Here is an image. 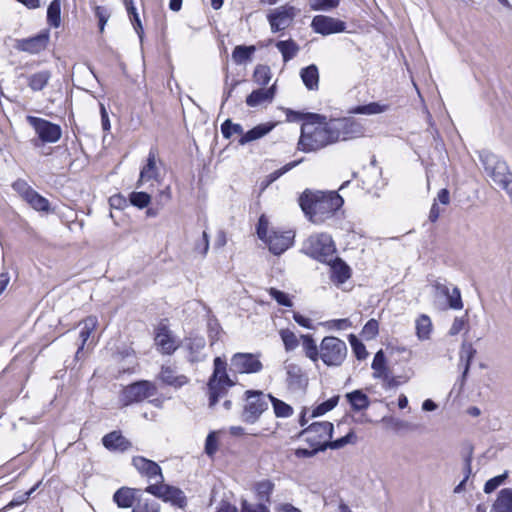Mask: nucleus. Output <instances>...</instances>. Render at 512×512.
Here are the masks:
<instances>
[{
	"label": "nucleus",
	"instance_id": "11",
	"mask_svg": "<svg viewBox=\"0 0 512 512\" xmlns=\"http://www.w3.org/2000/svg\"><path fill=\"white\" fill-rule=\"evenodd\" d=\"M260 353H235L231 357V369L239 374H255L263 369V364L260 361Z\"/></svg>",
	"mask_w": 512,
	"mask_h": 512
},
{
	"label": "nucleus",
	"instance_id": "38",
	"mask_svg": "<svg viewBox=\"0 0 512 512\" xmlns=\"http://www.w3.org/2000/svg\"><path fill=\"white\" fill-rule=\"evenodd\" d=\"M432 322L429 316L422 314L416 320V335L420 340L430 338Z\"/></svg>",
	"mask_w": 512,
	"mask_h": 512
},
{
	"label": "nucleus",
	"instance_id": "3",
	"mask_svg": "<svg viewBox=\"0 0 512 512\" xmlns=\"http://www.w3.org/2000/svg\"><path fill=\"white\" fill-rule=\"evenodd\" d=\"M227 372V362L220 356L213 360V373L207 382L209 407L213 408L220 398L227 395L229 388L235 386Z\"/></svg>",
	"mask_w": 512,
	"mask_h": 512
},
{
	"label": "nucleus",
	"instance_id": "41",
	"mask_svg": "<svg viewBox=\"0 0 512 512\" xmlns=\"http://www.w3.org/2000/svg\"><path fill=\"white\" fill-rule=\"evenodd\" d=\"M47 22L50 26L58 28L61 24V1L53 0L47 9Z\"/></svg>",
	"mask_w": 512,
	"mask_h": 512
},
{
	"label": "nucleus",
	"instance_id": "59",
	"mask_svg": "<svg viewBox=\"0 0 512 512\" xmlns=\"http://www.w3.org/2000/svg\"><path fill=\"white\" fill-rule=\"evenodd\" d=\"M379 331L378 321L375 319H370L362 329V335L366 339H373L376 337Z\"/></svg>",
	"mask_w": 512,
	"mask_h": 512
},
{
	"label": "nucleus",
	"instance_id": "49",
	"mask_svg": "<svg viewBox=\"0 0 512 512\" xmlns=\"http://www.w3.org/2000/svg\"><path fill=\"white\" fill-rule=\"evenodd\" d=\"M355 439L356 436L354 432L351 431L347 435L338 438L334 441L324 442V444L322 445V449H340L349 443H353Z\"/></svg>",
	"mask_w": 512,
	"mask_h": 512
},
{
	"label": "nucleus",
	"instance_id": "14",
	"mask_svg": "<svg viewBox=\"0 0 512 512\" xmlns=\"http://www.w3.org/2000/svg\"><path fill=\"white\" fill-rule=\"evenodd\" d=\"M333 434V424L328 421L314 422L301 431L300 435L305 436L309 445L322 446L329 442Z\"/></svg>",
	"mask_w": 512,
	"mask_h": 512
},
{
	"label": "nucleus",
	"instance_id": "51",
	"mask_svg": "<svg viewBox=\"0 0 512 512\" xmlns=\"http://www.w3.org/2000/svg\"><path fill=\"white\" fill-rule=\"evenodd\" d=\"M339 0H308L309 6L314 11H328L339 5Z\"/></svg>",
	"mask_w": 512,
	"mask_h": 512
},
{
	"label": "nucleus",
	"instance_id": "28",
	"mask_svg": "<svg viewBox=\"0 0 512 512\" xmlns=\"http://www.w3.org/2000/svg\"><path fill=\"white\" fill-rule=\"evenodd\" d=\"M490 512H512V488L499 491Z\"/></svg>",
	"mask_w": 512,
	"mask_h": 512
},
{
	"label": "nucleus",
	"instance_id": "32",
	"mask_svg": "<svg viewBox=\"0 0 512 512\" xmlns=\"http://www.w3.org/2000/svg\"><path fill=\"white\" fill-rule=\"evenodd\" d=\"M353 411H364L370 405L368 396L362 390H354L345 395Z\"/></svg>",
	"mask_w": 512,
	"mask_h": 512
},
{
	"label": "nucleus",
	"instance_id": "53",
	"mask_svg": "<svg viewBox=\"0 0 512 512\" xmlns=\"http://www.w3.org/2000/svg\"><path fill=\"white\" fill-rule=\"evenodd\" d=\"M349 341L352 347V350L358 360H363L368 356V352L366 350L365 345L358 340V338L351 334L349 336Z\"/></svg>",
	"mask_w": 512,
	"mask_h": 512
},
{
	"label": "nucleus",
	"instance_id": "45",
	"mask_svg": "<svg viewBox=\"0 0 512 512\" xmlns=\"http://www.w3.org/2000/svg\"><path fill=\"white\" fill-rule=\"evenodd\" d=\"M253 80L258 85H267L271 80L270 67L267 65H257L253 73Z\"/></svg>",
	"mask_w": 512,
	"mask_h": 512
},
{
	"label": "nucleus",
	"instance_id": "26",
	"mask_svg": "<svg viewBox=\"0 0 512 512\" xmlns=\"http://www.w3.org/2000/svg\"><path fill=\"white\" fill-rule=\"evenodd\" d=\"M159 378L163 383L175 388H180L189 382L187 376L176 374V371L169 366H162Z\"/></svg>",
	"mask_w": 512,
	"mask_h": 512
},
{
	"label": "nucleus",
	"instance_id": "5",
	"mask_svg": "<svg viewBox=\"0 0 512 512\" xmlns=\"http://www.w3.org/2000/svg\"><path fill=\"white\" fill-rule=\"evenodd\" d=\"M302 252L319 262L331 263L336 247L329 234L319 233L311 235L304 241Z\"/></svg>",
	"mask_w": 512,
	"mask_h": 512
},
{
	"label": "nucleus",
	"instance_id": "2",
	"mask_svg": "<svg viewBox=\"0 0 512 512\" xmlns=\"http://www.w3.org/2000/svg\"><path fill=\"white\" fill-rule=\"evenodd\" d=\"M343 203L342 197L335 191L312 192L305 190L299 197V205L302 211L314 224H322L333 217Z\"/></svg>",
	"mask_w": 512,
	"mask_h": 512
},
{
	"label": "nucleus",
	"instance_id": "10",
	"mask_svg": "<svg viewBox=\"0 0 512 512\" xmlns=\"http://www.w3.org/2000/svg\"><path fill=\"white\" fill-rule=\"evenodd\" d=\"M299 13L300 9L289 3L271 10L267 15L271 31L276 33L287 29Z\"/></svg>",
	"mask_w": 512,
	"mask_h": 512
},
{
	"label": "nucleus",
	"instance_id": "20",
	"mask_svg": "<svg viewBox=\"0 0 512 512\" xmlns=\"http://www.w3.org/2000/svg\"><path fill=\"white\" fill-rule=\"evenodd\" d=\"M103 446L109 451L125 452L132 444L119 431H112L102 438Z\"/></svg>",
	"mask_w": 512,
	"mask_h": 512
},
{
	"label": "nucleus",
	"instance_id": "23",
	"mask_svg": "<svg viewBox=\"0 0 512 512\" xmlns=\"http://www.w3.org/2000/svg\"><path fill=\"white\" fill-rule=\"evenodd\" d=\"M155 342L164 354H172L177 349L174 338L164 325L157 328Z\"/></svg>",
	"mask_w": 512,
	"mask_h": 512
},
{
	"label": "nucleus",
	"instance_id": "56",
	"mask_svg": "<svg viewBox=\"0 0 512 512\" xmlns=\"http://www.w3.org/2000/svg\"><path fill=\"white\" fill-rule=\"evenodd\" d=\"M240 512H270V509L265 503L259 502L257 504H252L246 499H242Z\"/></svg>",
	"mask_w": 512,
	"mask_h": 512
},
{
	"label": "nucleus",
	"instance_id": "54",
	"mask_svg": "<svg viewBox=\"0 0 512 512\" xmlns=\"http://www.w3.org/2000/svg\"><path fill=\"white\" fill-rule=\"evenodd\" d=\"M508 478V471H505L503 474L495 476L488 481H486L484 485V492L486 494H490L495 491L500 485H502L505 480Z\"/></svg>",
	"mask_w": 512,
	"mask_h": 512
},
{
	"label": "nucleus",
	"instance_id": "36",
	"mask_svg": "<svg viewBox=\"0 0 512 512\" xmlns=\"http://www.w3.org/2000/svg\"><path fill=\"white\" fill-rule=\"evenodd\" d=\"M372 369L374 370L373 377L374 378H388V369L386 367V358L385 354L382 350H379L372 361L371 365Z\"/></svg>",
	"mask_w": 512,
	"mask_h": 512
},
{
	"label": "nucleus",
	"instance_id": "31",
	"mask_svg": "<svg viewBox=\"0 0 512 512\" xmlns=\"http://www.w3.org/2000/svg\"><path fill=\"white\" fill-rule=\"evenodd\" d=\"M253 489L257 500L267 504L271 502V495L275 489V484L269 479H264L256 482Z\"/></svg>",
	"mask_w": 512,
	"mask_h": 512
},
{
	"label": "nucleus",
	"instance_id": "7",
	"mask_svg": "<svg viewBox=\"0 0 512 512\" xmlns=\"http://www.w3.org/2000/svg\"><path fill=\"white\" fill-rule=\"evenodd\" d=\"M157 387L148 380H140L125 386L120 394L119 401L123 406L143 402L157 394Z\"/></svg>",
	"mask_w": 512,
	"mask_h": 512
},
{
	"label": "nucleus",
	"instance_id": "37",
	"mask_svg": "<svg viewBox=\"0 0 512 512\" xmlns=\"http://www.w3.org/2000/svg\"><path fill=\"white\" fill-rule=\"evenodd\" d=\"M388 109L387 105L380 104L378 102H371L366 105H358L349 110L350 114H365L374 115L385 112Z\"/></svg>",
	"mask_w": 512,
	"mask_h": 512
},
{
	"label": "nucleus",
	"instance_id": "61",
	"mask_svg": "<svg viewBox=\"0 0 512 512\" xmlns=\"http://www.w3.org/2000/svg\"><path fill=\"white\" fill-rule=\"evenodd\" d=\"M194 250L198 252L202 257H205L209 250V235L206 231L202 232V237L195 244Z\"/></svg>",
	"mask_w": 512,
	"mask_h": 512
},
{
	"label": "nucleus",
	"instance_id": "42",
	"mask_svg": "<svg viewBox=\"0 0 512 512\" xmlns=\"http://www.w3.org/2000/svg\"><path fill=\"white\" fill-rule=\"evenodd\" d=\"M160 505L157 501L138 496L135 505L133 506L132 512H159Z\"/></svg>",
	"mask_w": 512,
	"mask_h": 512
},
{
	"label": "nucleus",
	"instance_id": "4",
	"mask_svg": "<svg viewBox=\"0 0 512 512\" xmlns=\"http://www.w3.org/2000/svg\"><path fill=\"white\" fill-rule=\"evenodd\" d=\"M479 159L492 181L512 195L508 189L512 182V172L507 163L488 150L480 151Z\"/></svg>",
	"mask_w": 512,
	"mask_h": 512
},
{
	"label": "nucleus",
	"instance_id": "8",
	"mask_svg": "<svg viewBox=\"0 0 512 512\" xmlns=\"http://www.w3.org/2000/svg\"><path fill=\"white\" fill-rule=\"evenodd\" d=\"M347 356L346 343L334 336H326L320 344L319 358L327 366H340Z\"/></svg>",
	"mask_w": 512,
	"mask_h": 512
},
{
	"label": "nucleus",
	"instance_id": "34",
	"mask_svg": "<svg viewBox=\"0 0 512 512\" xmlns=\"http://www.w3.org/2000/svg\"><path fill=\"white\" fill-rule=\"evenodd\" d=\"M81 324L83 325L81 331H80V339H81V345L78 348L76 352V357H79V354L83 351L84 346L89 339L91 333L94 331L98 324V319L96 316H88L86 317Z\"/></svg>",
	"mask_w": 512,
	"mask_h": 512
},
{
	"label": "nucleus",
	"instance_id": "35",
	"mask_svg": "<svg viewBox=\"0 0 512 512\" xmlns=\"http://www.w3.org/2000/svg\"><path fill=\"white\" fill-rule=\"evenodd\" d=\"M276 48L282 54L285 63L292 60L300 50L299 45L293 39L278 41Z\"/></svg>",
	"mask_w": 512,
	"mask_h": 512
},
{
	"label": "nucleus",
	"instance_id": "39",
	"mask_svg": "<svg viewBox=\"0 0 512 512\" xmlns=\"http://www.w3.org/2000/svg\"><path fill=\"white\" fill-rule=\"evenodd\" d=\"M271 402L275 416L278 418H287L293 414V408L282 400L268 394V402Z\"/></svg>",
	"mask_w": 512,
	"mask_h": 512
},
{
	"label": "nucleus",
	"instance_id": "33",
	"mask_svg": "<svg viewBox=\"0 0 512 512\" xmlns=\"http://www.w3.org/2000/svg\"><path fill=\"white\" fill-rule=\"evenodd\" d=\"M272 128L273 125L270 123L257 125L241 136L239 144L245 145L249 142L258 140L268 134Z\"/></svg>",
	"mask_w": 512,
	"mask_h": 512
},
{
	"label": "nucleus",
	"instance_id": "12",
	"mask_svg": "<svg viewBox=\"0 0 512 512\" xmlns=\"http://www.w3.org/2000/svg\"><path fill=\"white\" fill-rule=\"evenodd\" d=\"M330 122L336 142L356 138L364 134L363 126L353 118L331 119Z\"/></svg>",
	"mask_w": 512,
	"mask_h": 512
},
{
	"label": "nucleus",
	"instance_id": "46",
	"mask_svg": "<svg viewBox=\"0 0 512 512\" xmlns=\"http://www.w3.org/2000/svg\"><path fill=\"white\" fill-rule=\"evenodd\" d=\"M339 398H340L339 395H335V396L331 397L330 399L322 402L318 406H316L312 411L311 417H318V416L324 415L325 413L334 409L339 402Z\"/></svg>",
	"mask_w": 512,
	"mask_h": 512
},
{
	"label": "nucleus",
	"instance_id": "18",
	"mask_svg": "<svg viewBox=\"0 0 512 512\" xmlns=\"http://www.w3.org/2000/svg\"><path fill=\"white\" fill-rule=\"evenodd\" d=\"M294 235L291 232H273L265 240L271 253L280 255L285 252L291 245Z\"/></svg>",
	"mask_w": 512,
	"mask_h": 512
},
{
	"label": "nucleus",
	"instance_id": "47",
	"mask_svg": "<svg viewBox=\"0 0 512 512\" xmlns=\"http://www.w3.org/2000/svg\"><path fill=\"white\" fill-rule=\"evenodd\" d=\"M300 161H292L282 168L275 170L274 172L270 173L266 180L263 182V189L267 188L270 184H272L274 181H276L278 178H280L283 174L290 171L292 168L296 167Z\"/></svg>",
	"mask_w": 512,
	"mask_h": 512
},
{
	"label": "nucleus",
	"instance_id": "57",
	"mask_svg": "<svg viewBox=\"0 0 512 512\" xmlns=\"http://www.w3.org/2000/svg\"><path fill=\"white\" fill-rule=\"evenodd\" d=\"M448 304L451 309L460 310L463 308L461 293L458 287H453L452 292L447 295Z\"/></svg>",
	"mask_w": 512,
	"mask_h": 512
},
{
	"label": "nucleus",
	"instance_id": "17",
	"mask_svg": "<svg viewBox=\"0 0 512 512\" xmlns=\"http://www.w3.org/2000/svg\"><path fill=\"white\" fill-rule=\"evenodd\" d=\"M132 464L141 475L148 479L158 478L156 483L164 482L162 470L156 462L142 456H135L132 459Z\"/></svg>",
	"mask_w": 512,
	"mask_h": 512
},
{
	"label": "nucleus",
	"instance_id": "50",
	"mask_svg": "<svg viewBox=\"0 0 512 512\" xmlns=\"http://www.w3.org/2000/svg\"><path fill=\"white\" fill-rule=\"evenodd\" d=\"M280 336L284 343L286 351H292L299 345L295 333L289 329H282L280 331Z\"/></svg>",
	"mask_w": 512,
	"mask_h": 512
},
{
	"label": "nucleus",
	"instance_id": "27",
	"mask_svg": "<svg viewBox=\"0 0 512 512\" xmlns=\"http://www.w3.org/2000/svg\"><path fill=\"white\" fill-rule=\"evenodd\" d=\"M51 76L49 70L35 72L26 76L27 85L33 92L42 91L48 85Z\"/></svg>",
	"mask_w": 512,
	"mask_h": 512
},
{
	"label": "nucleus",
	"instance_id": "13",
	"mask_svg": "<svg viewBox=\"0 0 512 512\" xmlns=\"http://www.w3.org/2000/svg\"><path fill=\"white\" fill-rule=\"evenodd\" d=\"M27 121L42 142L55 143L61 138L62 131L59 125L35 116H27Z\"/></svg>",
	"mask_w": 512,
	"mask_h": 512
},
{
	"label": "nucleus",
	"instance_id": "1",
	"mask_svg": "<svg viewBox=\"0 0 512 512\" xmlns=\"http://www.w3.org/2000/svg\"><path fill=\"white\" fill-rule=\"evenodd\" d=\"M293 115V120H304L301 126V135L298 148L303 152L318 151L328 145L336 143L332 125L326 117L316 113H300L289 111L288 117Z\"/></svg>",
	"mask_w": 512,
	"mask_h": 512
},
{
	"label": "nucleus",
	"instance_id": "16",
	"mask_svg": "<svg viewBox=\"0 0 512 512\" xmlns=\"http://www.w3.org/2000/svg\"><path fill=\"white\" fill-rule=\"evenodd\" d=\"M311 28L318 34L330 35L344 32L346 29V24L344 21L330 16L316 15L312 19Z\"/></svg>",
	"mask_w": 512,
	"mask_h": 512
},
{
	"label": "nucleus",
	"instance_id": "25",
	"mask_svg": "<svg viewBox=\"0 0 512 512\" xmlns=\"http://www.w3.org/2000/svg\"><path fill=\"white\" fill-rule=\"evenodd\" d=\"M137 492H139L138 489L122 487L114 493L113 500L120 508H130L133 507L137 501Z\"/></svg>",
	"mask_w": 512,
	"mask_h": 512
},
{
	"label": "nucleus",
	"instance_id": "44",
	"mask_svg": "<svg viewBox=\"0 0 512 512\" xmlns=\"http://www.w3.org/2000/svg\"><path fill=\"white\" fill-rule=\"evenodd\" d=\"M254 52V46L238 45L232 52V59L236 64H243L251 59Z\"/></svg>",
	"mask_w": 512,
	"mask_h": 512
},
{
	"label": "nucleus",
	"instance_id": "60",
	"mask_svg": "<svg viewBox=\"0 0 512 512\" xmlns=\"http://www.w3.org/2000/svg\"><path fill=\"white\" fill-rule=\"evenodd\" d=\"M39 484H36L34 487H32L29 491L16 495L10 503L6 506V508H13L15 506L21 505L25 503L30 495L38 488Z\"/></svg>",
	"mask_w": 512,
	"mask_h": 512
},
{
	"label": "nucleus",
	"instance_id": "9",
	"mask_svg": "<svg viewBox=\"0 0 512 512\" xmlns=\"http://www.w3.org/2000/svg\"><path fill=\"white\" fill-rule=\"evenodd\" d=\"M145 492L152 494L153 496L164 502H168L179 509L184 510L187 507V497L184 492L177 487L164 484V482L147 486Z\"/></svg>",
	"mask_w": 512,
	"mask_h": 512
},
{
	"label": "nucleus",
	"instance_id": "40",
	"mask_svg": "<svg viewBox=\"0 0 512 512\" xmlns=\"http://www.w3.org/2000/svg\"><path fill=\"white\" fill-rule=\"evenodd\" d=\"M33 209L42 212H48L50 209V203L48 199L40 195L37 191L33 190L28 193V197L25 200Z\"/></svg>",
	"mask_w": 512,
	"mask_h": 512
},
{
	"label": "nucleus",
	"instance_id": "43",
	"mask_svg": "<svg viewBox=\"0 0 512 512\" xmlns=\"http://www.w3.org/2000/svg\"><path fill=\"white\" fill-rule=\"evenodd\" d=\"M302 346L305 355L312 361H317L320 356V348L318 349L311 335H301Z\"/></svg>",
	"mask_w": 512,
	"mask_h": 512
},
{
	"label": "nucleus",
	"instance_id": "48",
	"mask_svg": "<svg viewBox=\"0 0 512 512\" xmlns=\"http://www.w3.org/2000/svg\"><path fill=\"white\" fill-rule=\"evenodd\" d=\"M221 132L224 138L230 139L233 134L243 135L244 130L240 124L233 123L230 119H226L221 124Z\"/></svg>",
	"mask_w": 512,
	"mask_h": 512
},
{
	"label": "nucleus",
	"instance_id": "52",
	"mask_svg": "<svg viewBox=\"0 0 512 512\" xmlns=\"http://www.w3.org/2000/svg\"><path fill=\"white\" fill-rule=\"evenodd\" d=\"M129 199L133 206L143 209L150 203L151 196L146 192H132Z\"/></svg>",
	"mask_w": 512,
	"mask_h": 512
},
{
	"label": "nucleus",
	"instance_id": "62",
	"mask_svg": "<svg viewBox=\"0 0 512 512\" xmlns=\"http://www.w3.org/2000/svg\"><path fill=\"white\" fill-rule=\"evenodd\" d=\"M95 15L99 21V29H100V32H103L104 31V27L110 17V13L109 11L107 10V8L103 7V6H96L95 7Z\"/></svg>",
	"mask_w": 512,
	"mask_h": 512
},
{
	"label": "nucleus",
	"instance_id": "30",
	"mask_svg": "<svg viewBox=\"0 0 512 512\" xmlns=\"http://www.w3.org/2000/svg\"><path fill=\"white\" fill-rule=\"evenodd\" d=\"M300 77L308 90H318L319 71L315 64H311L300 71Z\"/></svg>",
	"mask_w": 512,
	"mask_h": 512
},
{
	"label": "nucleus",
	"instance_id": "6",
	"mask_svg": "<svg viewBox=\"0 0 512 512\" xmlns=\"http://www.w3.org/2000/svg\"><path fill=\"white\" fill-rule=\"evenodd\" d=\"M245 405L241 414L242 421L254 424L268 409V394L259 390L245 391Z\"/></svg>",
	"mask_w": 512,
	"mask_h": 512
},
{
	"label": "nucleus",
	"instance_id": "21",
	"mask_svg": "<svg viewBox=\"0 0 512 512\" xmlns=\"http://www.w3.org/2000/svg\"><path fill=\"white\" fill-rule=\"evenodd\" d=\"M276 94V85L273 84L271 87L264 89L259 88L253 90L246 98V104L249 107H257L263 103H271Z\"/></svg>",
	"mask_w": 512,
	"mask_h": 512
},
{
	"label": "nucleus",
	"instance_id": "64",
	"mask_svg": "<svg viewBox=\"0 0 512 512\" xmlns=\"http://www.w3.org/2000/svg\"><path fill=\"white\" fill-rule=\"evenodd\" d=\"M467 324V318L466 316L463 317H455L454 321L449 329V335L455 336L461 332V330L464 329V327Z\"/></svg>",
	"mask_w": 512,
	"mask_h": 512
},
{
	"label": "nucleus",
	"instance_id": "55",
	"mask_svg": "<svg viewBox=\"0 0 512 512\" xmlns=\"http://www.w3.org/2000/svg\"><path fill=\"white\" fill-rule=\"evenodd\" d=\"M218 450V437L216 431H211L205 441L204 451L209 457H213Z\"/></svg>",
	"mask_w": 512,
	"mask_h": 512
},
{
	"label": "nucleus",
	"instance_id": "22",
	"mask_svg": "<svg viewBox=\"0 0 512 512\" xmlns=\"http://www.w3.org/2000/svg\"><path fill=\"white\" fill-rule=\"evenodd\" d=\"M287 385L289 389L297 391L307 386V378L298 365L290 364L287 366Z\"/></svg>",
	"mask_w": 512,
	"mask_h": 512
},
{
	"label": "nucleus",
	"instance_id": "19",
	"mask_svg": "<svg viewBox=\"0 0 512 512\" xmlns=\"http://www.w3.org/2000/svg\"><path fill=\"white\" fill-rule=\"evenodd\" d=\"M157 162V154L154 149H150L147 163L142 167L140 171V176L137 181V187L142 186L145 182L150 180L159 181L160 172L158 167L156 166Z\"/></svg>",
	"mask_w": 512,
	"mask_h": 512
},
{
	"label": "nucleus",
	"instance_id": "24",
	"mask_svg": "<svg viewBox=\"0 0 512 512\" xmlns=\"http://www.w3.org/2000/svg\"><path fill=\"white\" fill-rule=\"evenodd\" d=\"M476 354V349L471 343L463 342L459 352V365H463V372L461 376V385L464 384L468 375L471 362Z\"/></svg>",
	"mask_w": 512,
	"mask_h": 512
},
{
	"label": "nucleus",
	"instance_id": "63",
	"mask_svg": "<svg viewBox=\"0 0 512 512\" xmlns=\"http://www.w3.org/2000/svg\"><path fill=\"white\" fill-rule=\"evenodd\" d=\"M13 189L20 194V196L26 200L28 197V193L32 192L34 189H32L26 181L24 180H17L12 185Z\"/></svg>",
	"mask_w": 512,
	"mask_h": 512
},
{
	"label": "nucleus",
	"instance_id": "58",
	"mask_svg": "<svg viewBox=\"0 0 512 512\" xmlns=\"http://www.w3.org/2000/svg\"><path fill=\"white\" fill-rule=\"evenodd\" d=\"M269 294L279 305L286 307H291L293 305L288 295L276 288H270Z\"/></svg>",
	"mask_w": 512,
	"mask_h": 512
},
{
	"label": "nucleus",
	"instance_id": "15",
	"mask_svg": "<svg viewBox=\"0 0 512 512\" xmlns=\"http://www.w3.org/2000/svg\"><path fill=\"white\" fill-rule=\"evenodd\" d=\"M50 34L48 30L41 31L39 34L23 39H17L15 49L29 54H39L47 48Z\"/></svg>",
	"mask_w": 512,
	"mask_h": 512
},
{
	"label": "nucleus",
	"instance_id": "29",
	"mask_svg": "<svg viewBox=\"0 0 512 512\" xmlns=\"http://www.w3.org/2000/svg\"><path fill=\"white\" fill-rule=\"evenodd\" d=\"M328 264L331 267L333 279L338 283H344L350 278V267L341 258L334 256L332 262Z\"/></svg>",
	"mask_w": 512,
	"mask_h": 512
}]
</instances>
